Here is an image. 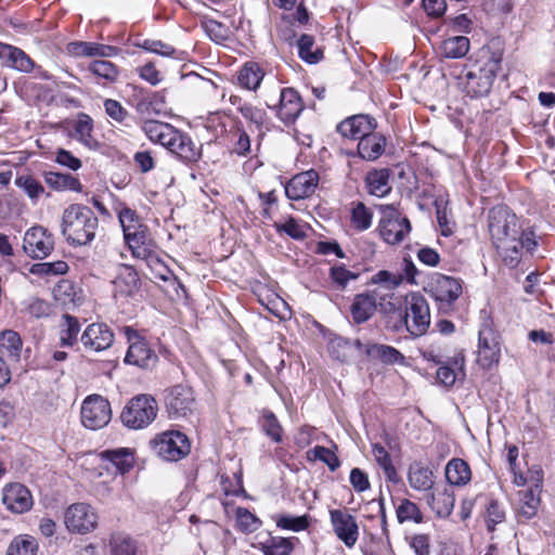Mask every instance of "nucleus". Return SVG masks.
<instances>
[{
  "instance_id": "f257e3e1",
  "label": "nucleus",
  "mask_w": 555,
  "mask_h": 555,
  "mask_svg": "<svg viewBox=\"0 0 555 555\" xmlns=\"http://www.w3.org/2000/svg\"><path fill=\"white\" fill-rule=\"evenodd\" d=\"M488 229L493 245L509 268L518 266L524 250L531 253L537 246L533 233L524 231L517 216L505 206L490 209Z\"/></svg>"
},
{
  "instance_id": "f03ea898",
  "label": "nucleus",
  "mask_w": 555,
  "mask_h": 555,
  "mask_svg": "<svg viewBox=\"0 0 555 555\" xmlns=\"http://www.w3.org/2000/svg\"><path fill=\"white\" fill-rule=\"evenodd\" d=\"M503 50L492 46H483L465 64L461 83L470 98L489 94L498 72L501 69Z\"/></svg>"
},
{
  "instance_id": "7ed1b4c3",
  "label": "nucleus",
  "mask_w": 555,
  "mask_h": 555,
  "mask_svg": "<svg viewBox=\"0 0 555 555\" xmlns=\"http://www.w3.org/2000/svg\"><path fill=\"white\" fill-rule=\"evenodd\" d=\"M98 229V217L90 207L83 204H70L62 212L61 234L70 246L91 244Z\"/></svg>"
},
{
  "instance_id": "20e7f679",
  "label": "nucleus",
  "mask_w": 555,
  "mask_h": 555,
  "mask_svg": "<svg viewBox=\"0 0 555 555\" xmlns=\"http://www.w3.org/2000/svg\"><path fill=\"white\" fill-rule=\"evenodd\" d=\"M158 412L156 400L150 395H138L131 398L120 413L124 426L130 429H143L151 425Z\"/></svg>"
},
{
  "instance_id": "39448f33",
  "label": "nucleus",
  "mask_w": 555,
  "mask_h": 555,
  "mask_svg": "<svg viewBox=\"0 0 555 555\" xmlns=\"http://www.w3.org/2000/svg\"><path fill=\"white\" fill-rule=\"evenodd\" d=\"M400 322L413 336L424 335L430 325L429 305L421 294H412L405 298L404 314H400Z\"/></svg>"
},
{
  "instance_id": "423d86ee",
  "label": "nucleus",
  "mask_w": 555,
  "mask_h": 555,
  "mask_svg": "<svg viewBox=\"0 0 555 555\" xmlns=\"http://www.w3.org/2000/svg\"><path fill=\"white\" fill-rule=\"evenodd\" d=\"M429 292L438 305L439 311L449 313L462 294L460 280L441 273H434L428 284Z\"/></svg>"
},
{
  "instance_id": "0eeeda50",
  "label": "nucleus",
  "mask_w": 555,
  "mask_h": 555,
  "mask_svg": "<svg viewBox=\"0 0 555 555\" xmlns=\"http://www.w3.org/2000/svg\"><path fill=\"white\" fill-rule=\"evenodd\" d=\"M380 211L383 214L378 224L380 236L390 245L400 244L411 232L409 219L401 216L391 205H382Z\"/></svg>"
},
{
  "instance_id": "6e6552de",
  "label": "nucleus",
  "mask_w": 555,
  "mask_h": 555,
  "mask_svg": "<svg viewBox=\"0 0 555 555\" xmlns=\"http://www.w3.org/2000/svg\"><path fill=\"white\" fill-rule=\"evenodd\" d=\"M153 451L165 461H179L189 454L191 446L188 437L180 431H165L152 441Z\"/></svg>"
},
{
  "instance_id": "1a4fd4ad",
  "label": "nucleus",
  "mask_w": 555,
  "mask_h": 555,
  "mask_svg": "<svg viewBox=\"0 0 555 555\" xmlns=\"http://www.w3.org/2000/svg\"><path fill=\"white\" fill-rule=\"evenodd\" d=\"M122 332L129 343L125 362L145 370L153 369L158 361L155 351L150 348L149 344L132 327L125 326Z\"/></svg>"
},
{
  "instance_id": "9d476101",
  "label": "nucleus",
  "mask_w": 555,
  "mask_h": 555,
  "mask_svg": "<svg viewBox=\"0 0 555 555\" xmlns=\"http://www.w3.org/2000/svg\"><path fill=\"white\" fill-rule=\"evenodd\" d=\"M166 411L171 420L184 418L196 410L195 395L189 385L171 387L165 397Z\"/></svg>"
},
{
  "instance_id": "9b49d317",
  "label": "nucleus",
  "mask_w": 555,
  "mask_h": 555,
  "mask_svg": "<svg viewBox=\"0 0 555 555\" xmlns=\"http://www.w3.org/2000/svg\"><path fill=\"white\" fill-rule=\"evenodd\" d=\"M80 414L86 428L98 430L109 423L112 409L107 399L100 395H91L83 400Z\"/></svg>"
},
{
  "instance_id": "f8f14e48",
  "label": "nucleus",
  "mask_w": 555,
  "mask_h": 555,
  "mask_svg": "<svg viewBox=\"0 0 555 555\" xmlns=\"http://www.w3.org/2000/svg\"><path fill=\"white\" fill-rule=\"evenodd\" d=\"M98 514L87 503H74L64 513V524L72 533L87 534L98 526Z\"/></svg>"
},
{
  "instance_id": "ddd939ff",
  "label": "nucleus",
  "mask_w": 555,
  "mask_h": 555,
  "mask_svg": "<svg viewBox=\"0 0 555 555\" xmlns=\"http://www.w3.org/2000/svg\"><path fill=\"white\" fill-rule=\"evenodd\" d=\"M500 357L499 334L489 324H482L478 333V363L483 369H490L499 363Z\"/></svg>"
},
{
  "instance_id": "4468645a",
  "label": "nucleus",
  "mask_w": 555,
  "mask_h": 555,
  "mask_svg": "<svg viewBox=\"0 0 555 555\" xmlns=\"http://www.w3.org/2000/svg\"><path fill=\"white\" fill-rule=\"evenodd\" d=\"M23 249L34 259H43L54 249L53 236L40 225L33 227L24 235Z\"/></svg>"
},
{
  "instance_id": "2eb2a0df",
  "label": "nucleus",
  "mask_w": 555,
  "mask_h": 555,
  "mask_svg": "<svg viewBox=\"0 0 555 555\" xmlns=\"http://www.w3.org/2000/svg\"><path fill=\"white\" fill-rule=\"evenodd\" d=\"M331 524L337 538L347 547H352L359 538V527L356 517L346 509L330 511Z\"/></svg>"
},
{
  "instance_id": "dca6fc26",
  "label": "nucleus",
  "mask_w": 555,
  "mask_h": 555,
  "mask_svg": "<svg viewBox=\"0 0 555 555\" xmlns=\"http://www.w3.org/2000/svg\"><path fill=\"white\" fill-rule=\"evenodd\" d=\"M165 147L185 163H196L202 156L201 146L188 133L177 128Z\"/></svg>"
},
{
  "instance_id": "f3484780",
  "label": "nucleus",
  "mask_w": 555,
  "mask_h": 555,
  "mask_svg": "<svg viewBox=\"0 0 555 555\" xmlns=\"http://www.w3.org/2000/svg\"><path fill=\"white\" fill-rule=\"evenodd\" d=\"M80 341L87 350L100 352L113 345L114 334L105 323H92L81 334Z\"/></svg>"
},
{
  "instance_id": "a211bd4d",
  "label": "nucleus",
  "mask_w": 555,
  "mask_h": 555,
  "mask_svg": "<svg viewBox=\"0 0 555 555\" xmlns=\"http://www.w3.org/2000/svg\"><path fill=\"white\" fill-rule=\"evenodd\" d=\"M319 182V173L311 169L294 176L285 185V194L292 201L311 196Z\"/></svg>"
},
{
  "instance_id": "6ab92c4d",
  "label": "nucleus",
  "mask_w": 555,
  "mask_h": 555,
  "mask_svg": "<svg viewBox=\"0 0 555 555\" xmlns=\"http://www.w3.org/2000/svg\"><path fill=\"white\" fill-rule=\"evenodd\" d=\"M278 116L285 124H293L304 109L298 92L293 88H283L280 91Z\"/></svg>"
},
{
  "instance_id": "aec40b11",
  "label": "nucleus",
  "mask_w": 555,
  "mask_h": 555,
  "mask_svg": "<svg viewBox=\"0 0 555 555\" xmlns=\"http://www.w3.org/2000/svg\"><path fill=\"white\" fill-rule=\"evenodd\" d=\"M376 127V122L367 115H354L346 118L337 126V131L345 138L361 141Z\"/></svg>"
},
{
  "instance_id": "412c9836",
  "label": "nucleus",
  "mask_w": 555,
  "mask_h": 555,
  "mask_svg": "<svg viewBox=\"0 0 555 555\" xmlns=\"http://www.w3.org/2000/svg\"><path fill=\"white\" fill-rule=\"evenodd\" d=\"M3 504L8 509L22 514L33 506V498L29 490L21 483H11L3 489Z\"/></svg>"
},
{
  "instance_id": "4be33fe9",
  "label": "nucleus",
  "mask_w": 555,
  "mask_h": 555,
  "mask_svg": "<svg viewBox=\"0 0 555 555\" xmlns=\"http://www.w3.org/2000/svg\"><path fill=\"white\" fill-rule=\"evenodd\" d=\"M426 502L437 517L447 518L454 508V491L450 486L437 487L427 493Z\"/></svg>"
},
{
  "instance_id": "5701e85b",
  "label": "nucleus",
  "mask_w": 555,
  "mask_h": 555,
  "mask_svg": "<svg viewBox=\"0 0 555 555\" xmlns=\"http://www.w3.org/2000/svg\"><path fill=\"white\" fill-rule=\"evenodd\" d=\"M114 296L134 297L140 291V279L137 271L130 266H121L114 282Z\"/></svg>"
},
{
  "instance_id": "b1692460",
  "label": "nucleus",
  "mask_w": 555,
  "mask_h": 555,
  "mask_svg": "<svg viewBox=\"0 0 555 555\" xmlns=\"http://www.w3.org/2000/svg\"><path fill=\"white\" fill-rule=\"evenodd\" d=\"M0 60L7 67L23 73H30L34 67V61L20 48L0 43Z\"/></svg>"
},
{
  "instance_id": "393cba45",
  "label": "nucleus",
  "mask_w": 555,
  "mask_h": 555,
  "mask_svg": "<svg viewBox=\"0 0 555 555\" xmlns=\"http://www.w3.org/2000/svg\"><path fill=\"white\" fill-rule=\"evenodd\" d=\"M68 52L75 56H101L112 57L118 54L117 47L96 42L76 41L68 44Z\"/></svg>"
},
{
  "instance_id": "a878e982",
  "label": "nucleus",
  "mask_w": 555,
  "mask_h": 555,
  "mask_svg": "<svg viewBox=\"0 0 555 555\" xmlns=\"http://www.w3.org/2000/svg\"><path fill=\"white\" fill-rule=\"evenodd\" d=\"M386 139L383 134L374 130L362 138L358 143V154L361 158L373 162L379 158L385 152Z\"/></svg>"
},
{
  "instance_id": "bb28decb",
  "label": "nucleus",
  "mask_w": 555,
  "mask_h": 555,
  "mask_svg": "<svg viewBox=\"0 0 555 555\" xmlns=\"http://www.w3.org/2000/svg\"><path fill=\"white\" fill-rule=\"evenodd\" d=\"M141 130L145 133L150 141L166 146L167 141L173 133L176 127L168 122L158 121L152 118H145L140 124Z\"/></svg>"
},
{
  "instance_id": "cd10ccee",
  "label": "nucleus",
  "mask_w": 555,
  "mask_h": 555,
  "mask_svg": "<svg viewBox=\"0 0 555 555\" xmlns=\"http://www.w3.org/2000/svg\"><path fill=\"white\" fill-rule=\"evenodd\" d=\"M46 184L56 192L73 191L77 193L82 192V184L78 178L70 173H63L56 171H44L42 173Z\"/></svg>"
},
{
  "instance_id": "c85d7f7f",
  "label": "nucleus",
  "mask_w": 555,
  "mask_h": 555,
  "mask_svg": "<svg viewBox=\"0 0 555 555\" xmlns=\"http://www.w3.org/2000/svg\"><path fill=\"white\" fill-rule=\"evenodd\" d=\"M542 486V477L540 472L537 473V479L533 488H528L521 492L519 516L525 519H531L538 513L540 506V492Z\"/></svg>"
},
{
  "instance_id": "c756f323",
  "label": "nucleus",
  "mask_w": 555,
  "mask_h": 555,
  "mask_svg": "<svg viewBox=\"0 0 555 555\" xmlns=\"http://www.w3.org/2000/svg\"><path fill=\"white\" fill-rule=\"evenodd\" d=\"M408 481L416 491H430L435 485V476L431 469L421 463H412L409 466Z\"/></svg>"
},
{
  "instance_id": "7c9ffc66",
  "label": "nucleus",
  "mask_w": 555,
  "mask_h": 555,
  "mask_svg": "<svg viewBox=\"0 0 555 555\" xmlns=\"http://www.w3.org/2000/svg\"><path fill=\"white\" fill-rule=\"evenodd\" d=\"M376 310V298L369 293L358 294L350 306V313L358 324L366 322Z\"/></svg>"
},
{
  "instance_id": "2f4dec72",
  "label": "nucleus",
  "mask_w": 555,
  "mask_h": 555,
  "mask_svg": "<svg viewBox=\"0 0 555 555\" xmlns=\"http://www.w3.org/2000/svg\"><path fill=\"white\" fill-rule=\"evenodd\" d=\"M390 170L388 168L374 169L367 172L365 184L371 195L384 197L391 191L389 184Z\"/></svg>"
},
{
  "instance_id": "473e14b6",
  "label": "nucleus",
  "mask_w": 555,
  "mask_h": 555,
  "mask_svg": "<svg viewBox=\"0 0 555 555\" xmlns=\"http://www.w3.org/2000/svg\"><path fill=\"white\" fill-rule=\"evenodd\" d=\"M446 478L451 486H465L470 481L469 465L462 459H452L446 466Z\"/></svg>"
},
{
  "instance_id": "72a5a7b5",
  "label": "nucleus",
  "mask_w": 555,
  "mask_h": 555,
  "mask_svg": "<svg viewBox=\"0 0 555 555\" xmlns=\"http://www.w3.org/2000/svg\"><path fill=\"white\" fill-rule=\"evenodd\" d=\"M365 354L371 359H378L385 364L404 363V356L388 345L369 343L365 346Z\"/></svg>"
},
{
  "instance_id": "f704fd0d",
  "label": "nucleus",
  "mask_w": 555,
  "mask_h": 555,
  "mask_svg": "<svg viewBox=\"0 0 555 555\" xmlns=\"http://www.w3.org/2000/svg\"><path fill=\"white\" fill-rule=\"evenodd\" d=\"M75 138L89 150H96L100 146L98 140L92 135L93 132V120L87 114H79L76 120Z\"/></svg>"
},
{
  "instance_id": "c9c22d12",
  "label": "nucleus",
  "mask_w": 555,
  "mask_h": 555,
  "mask_svg": "<svg viewBox=\"0 0 555 555\" xmlns=\"http://www.w3.org/2000/svg\"><path fill=\"white\" fill-rule=\"evenodd\" d=\"M100 455L103 460L111 462L116 470L120 474L128 473L134 463L133 453L130 449L127 448L104 450Z\"/></svg>"
},
{
  "instance_id": "e433bc0d",
  "label": "nucleus",
  "mask_w": 555,
  "mask_h": 555,
  "mask_svg": "<svg viewBox=\"0 0 555 555\" xmlns=\"http://www.w3.org/2000/svg\"><path fill=\"white\" fill-rule=\"evenodd\" d=\"M80 324L76 317L63 314L59 325L60 345L73 347L78 341Z\"/></svg>"
},
{
  "instance_id": "4c0bfd02",
  "label": "nucleus",
  "mask_w": 555,
  "mask_h": 555,
  "mask_svg": "<svg viewBox=\"0 0 555 555\" xmlns=\"http://www.w3.org/2000/svg\"><path fill=\"white\" fill-rule=\"evenodd\" d=\"M298 55L308 64H317L323 59V50L315 46L314 38L304 34L297 40Z\"/></svg>"
},
{
  "instance_id": "58836bf2",
  "label": "nucleus",
  "mask_w": 555,
  "mask_h": 555,
  "mask_svg": "<svg viewBox=\"0 0 555 555\" xmlns=\"http://www.w3.org/2000/svg\"><path fill=\"white\" fill-rule=\"evenodd\" d=\"M440 50L447 59L464 57L469 51V39L465 36L447 38L441 42Z\"/></svg>"
},
{
  "instance_id": "ea45409f",
  "label": "nucleus",
  "mask_w": 555,
  "mask_h": 555,
  "mask_svg": "<svg viewBox=\"0 0 555 555\" xmlns=\"http://www.w3.org/2000/svg\"><path fill=\"white\" fill-rule=\"evenodd\" d=\"M258 548L263 555H291L294 545L287 538L269 535L266 540L258 542Z\"/></svg>"
},
{
  "instance_id": "a19ab883",
  "label": "nucleus",
  "mask_w": 555,
  "mask_h": 555,
  "mask_svg": "<svg viewBox=\"0 0 555 555\" xmlns=\"http://www.w3.org/2000/svg\"><path fill=\"white\" fill-rule=\"evenodd\" d=\"M132 255L140 259H146L151 254V238L147 229L140 230V232L131 234L125 238Z\"/></svg>"
},
{
  "instance_id": "79ce46f5",
  "label": "nucleus",
  "mask_w": 555,
  "mask_h": 555,
  "mask_svg": "<svg viewBox=\"0 0 555 555\" xmlns=\"http://www.w3.org/2000/svg\"><path fill=\"white\" fill-rule=\"evenodd\" d=\"M22 345L23 343L18 333L12 330H5L0 334V350L13 361L20 359Z\"/></svg>"
},
{
  "instance_id": "37998d69",
  "label": "nucleus",
  "mask_w": 555,
  "mask_h": 555,
  "mask_svg": "<svg viewBox=\"0 0 555 555\" xmlns=\"http://www.w3.org/2000/svg\"><path fill=\"white\" fill-rule=\"evenodd\" d=\"M452 364L454 367L442 365L437 370L436 373L438 382L446 387L453 386L460 374L464 375L463 356L455 357L452 361Z\"/></svg>"
},
{
  "instance_id": "c03bdc74",
  "label": "nucleus",
  "mask_w": 555,
  "mask_h": 555,
  "mask_svg": "<svg viewBox=\"0 0 555 555\" xmlns=\"http://www.w3.org/2000/svg\"><path fill=\"white\" fill-rule=\"evenodd\" d=\"M263 78V73L258 64L246 63L238 73L237 80L240 86L256 90Z\"/></svg>"
},
{
  "instance_id": "a18cd8bd",
  "label": "nucleus",
  "mask_w": 555,
  "mask_h": 555,
  "mask_svg": "<svg viewBox=\"0 0 555 555\" xmlns=\"http://www.w3.org/2000/svg\"><path fill=\"white\" fill-rule=\"evenodd\" d=\"M372 453L379 467L384 470L386 478L393 483L399 482L398 473L392 465L388 451L382 444L375 443L372 446Z\"/></svg>"
},
{
  "instance_id": "49530a36",
  "label": "nucleus",
  "mask_w": 555,
  "mask_h": 555,
  "mask_svg": "<svg viewBox=\"0 0 555 555\" xmlns=\"http://www.w3.org/2000/svg\"><path fill=\"white\" fill-rule=\"evenodd\" d=\"M396 516L399 524L406 521H413L421 524L424 520L423 513L418 505L409 499H402L400 504L396 508Z\"/></svg>"
},
{
  "instance_id": "de8ad7c7",
  "label": "nucleus",
  "mask_w": 555,
  "mask_h": 555,
  "mask_svg": "<svg viewBox=\"0 0 555 555\" xmlns=\"http://www.w3.org/2000/svg\"><path fill=\"white\" fill-rule=\"evenodd\" d=\"M38 543L31 535H20L9 544L5 555H35Z\"/></svg>"
},
{
  "instance_id": "09e8293b",
  "label": "nucleus",
  "mask_w": 555,
  "mask_h": 555,
  "mask_svg": "<svg viewBox=\"0 0 555 555\" xmlns=\"http://www.w3.org/2000/svg\"><path fill=\"white\" fill-rule=\"evenodd\" d=\"M67 271L68 264L63 260L53 262H39L33 264L30 268V273L41 278L63 275L67 273Z\"/></svg>"
},
{
  "instance_id": "8fccbe9b",
  "label": "nucleus",
  "mask_w": 555,
  "mask_h": 555,
  "mask_svg": "<svg viewBox=\"0 0 555 555\" xmlns=\"http://www.w3.org/2000/svg\"><path fill=\"white\" fill-rule=\"evenodd\" d=\"M88 69L99 78L105 79L108 82H114L118 79V67L105 60H94L89 64Z\"/></svg>"
},
{
  "instance_id": "3c124183",
  "label": "nucleus",
  "mask_w": 555,
  "mask_h": 555,
  "mask_svg": "<svg viewBox=\"0 0 555 555\" xmlns=\"http://www.w3.org/2000/svg\"><path fill=\"white\" fill-rule=\"evenodd\" d=\"M163 98L158 93H152L142 96L135 104V111L143 117H150L153 115H159L162 112L160 104Z\"/></svg>"
},
{
  "instance_id": "603ef678",
  "label": "nucleus",
  "mask_w": 555,
  "mask_h": 555,
  "mask_svg": "<svg viewBox=\"0 0 555 555\" xmlns=\"http://www.w3.org/2000/svg\"><path fill=\"white\" fill-rule=\"evenodd\" d=\"M351 208V222L354 229L359 231H365L372 225L373 214L372 211L362 203L357 202L352 204Z\"/></svg>"
},
{
  "instance_id": "864d4df0",
  "label": "nucleus",
  "mask_w": 555,
  "mask_h": 555,
  "mask_svg": "<svg viewBox=\"0 0 555 555\" xmlns=\"http://www.w3.org/2000/svg\"><path fill=\"white\" fill-rule=\"evenodd\" d=\"M236 527L244 533L256 531L261 526V520L245 507L235 511Z\"/></svg>"
},
{
  "instance_id": "5fc2aeb1",
  "label": "nucleus",
  "mask_w": 555,
  "mask_h": 555,
  "mask_svg": "<svg viewBox=\"0 0 555 555\" xmlns=\"http://www.w3.org/2000/svg\"><path fill=\"white\" fill-rule=\"evenodd\" d=\"M259 423L262 431L270 437L272 441L280 442L282 440L283 429L273 412L263 411Z\"/></svg>"
},
{
  "instance_id": "6e6d98bb",
  "label": "nucleus",
  "mask_w": 555,
  "mask_h": 555,
  "mask_svg": "<svg viewBox=\"0 0 555 555\" xmlns=\"http://www.w3.org/2000/svg\"><path fill=\"white\" fill-rule=\"evenodd\" d=\"M319 460L327 465L331 472H335L340 466V461L337 455L328 448L315 446L308 451V457Z\"/></svg>"
},
{
  "instance_id": "4d7b16f0",
  "label": "nucleus",
  "mask_w": 555,
  "mask_h": 555,
  "mask_svg": "<svg viewBox=\"0 0 555 555\" xmlns=\"http://www.w3.org/2000/svg\"><path fill=\"white\" fill-rule=\"evenodd\" d=\"M15 184L33 201L38 199V197L44 192L42 184L30 175L16 178Z\"/></svg>"
},
{
  "instance_id": "13d9d810",
  "label": "nucleus",
  "mask_w": 555,
  "mask_h": 555,
  "mask_svg": "<svg viewBox=\"0 0 555 555\" xmlns=\"http://www.w3.org/2000/svg\"><path fill=\"white\" fill-rule=\"evenodd\" d=\"M137 47L162 56L177 57V50L169 43L160 40L144 39L135 43Z\"/></svg>"
},
{
  "instance_id": "bf43d9fd",
  "label": "nucleus",
  "mask_w": 555,
  "mask_h": 555,
  "mask_svg": "<svg viewBox=\"0 0 555 555\" xmlns=\"http://www.w3.org/2000/svg\"><path fill=\"white\" fill-rule=\"evenodd\" d=\"M276 525L282 529L299 532L306 530L309 527V516L284 515L276 520Z\"/></svg>"
},
{
  "instance_id": "052dcab7",
  "label": "nucleus",
  "mask_w": 555,
  "mask_h": 555,
  "mask_svg": "<svg viewBox=\"0 0 555 555\" xmlns=\"http://www.w3.org/2000/svg\"><path fill=\"white\" fill-rule=\"evenodd\" d=\"M104 109L106 115L117 124L126 125L130 117V113L116 100L106 99L104 101Z\"/></svg>"
},
{
  "instance_id": "680f3d73",
  "label": "nucleus",
  "mask_w": 555,
  "mask_h": 555,
  "mask_svg": "<svg viewBox=\"0 0 555 555\" xmlns=\"http://www.w3.org/2000/svg\"><path fill=\"white\" fill-rule=\"evenodd\" d=\"M233 141V152L238 156H246L250 152V139L247 132L236 127L231 131Z\"/></svg>"
},
{
  "instance_id": "e2e57ef3",
  "label": "nucleus",
  "mask_w": 555,
  "mask_h": 555,
  "mask_svg": "<svg viewBox=\"0 0 555 555\" xmlns=\"http://www.w3.org/2000/svg\"><path fill=\"white\" fill-rule=\"evenodd\" d=\"M113 555H135V544L132 539L125 535H116L111 541Z\"/></svg>"
},
{
  "instance_id": "0e129e2a",
  "label": "nucleus",
  "mask_w": 555,
  "mask_h": 555,
  "mask_svg": "<svg viewBox=\"0 0 555 555\" xmlns=\"http://www.w3.org/2000/svg\"><path fill=\"white\" fill-rule=\"evenodd\" d=\"M330 276L339 288H345L349 281L357 280L359 274L347 270L344 266H334L330 270Z\"/></svg>"
},
{
  "instance_id": "69168bd1",
  "label": "nucleus",
  "mask_w": 555,
  "mask_h": 555,
  "mask_svg": "<svg viewBox=\"0 0 555 555\" xmlns=\"http://www.w3.org/2000/svg\"><path fill=\"white\" fill-rule=\"evenodd\" d=\"M204 27L210 39L218 43L227 40L229 37V29L223 24L215 20H208Z\"/></svg>"
},
{
  "instance_id": "338daca9",
  "label": "nucleus",
  "mask_w": 555,
  "mask_h": 555,
  "mask_svg": "<svg viewBox=\"0 0 555 555\" xmlns=\"http://www.w3.org/2000/svg\"><path fill=\"white\" fill-rule=\"evenodd\" d=\"M505 512L498 501L491 500L487 507V525L489 530H494V526L503 522Z\"/></svg>"
},
{
  "instance_id": "774afa93",
  "label": "nucleus",
  "mask_w": 555,
  "mask_h": 555,
  "mask_svg": "<svg viewBox=\"0 0 555 555\" xmlns=\"http://www.w3.org/2000/svg\"><path fill=\"white\" fill-rule=\"evenodd\" d=\"M240 113L244 118L254 122L258 127L263 124L264 120V112L249 103H244L238 107Z\"/></svg>"
}]
</instances>
